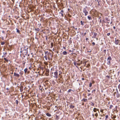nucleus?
<instances>
[{"label": "nucleus", "mask_w": 120, "mask_h": 120, "mask_svg": "<svg viewBox=\"0 0 120 120\" xmlns=\"http://www.w3.org/2000/svg\"><path fill=\"white\" fill-rule=\"evenodd\" d=\"M106 49H105L103 51V52L105 53V54L106 53Z\"/></svg>", "instance_id": "35"}, {"label": "nucleus", "mask_w": 120, "mask_h": 120, "mask_svg": "<svg viewBox=\"0 0 120 120\" xmlns=\"http://www.w3.org/2000/svg\"><path fill=\"white\" fill-rule=\"evenodd\" d=\"M97 2H98V6H100V4H99V2H100V1H99L98 0H97Z\"/></svg>", "instance_id": "28"}, {"label": "nucleus", "mask_w": 120, "mask_h": 120, "mask_svg": "<svg viewBox=\"0 0 120 120\" xmlns=\"http://www.w3.org/2000/svg\"><path fill=\"white\" fill-rule=\"evenodd\" d=\"M90 66V64H88L86 66V67H87V68H88L89 66Z\"/></svg>", "instance_id": "38"}, {"label": "nucleus", "mask_w": 120, "mask_h": 120, "mask_svg": "<svg viewBox=\"0 0 120 120\" xmlns=\"http://www.w3.org/2000/svg\"><path fill=\"white\" fill-rule=\"evenodd\" d=\"M27 70V69L26 68L24 69V71L25 73H26Z\"/></svg>", "instance_id": "19"}, {"label": "nucleus", "mask_w": 120, "mask_h": 120, "mask_svg": "<svg viewBox=\"0 0 120 120\" xmlns=\"http://www.w3.org/2000/svg\"><path fill=\"white\" fill-rule=\"evenodd\" d=\"M1 38L2 39V40H4V38L3 37H1Z\"/></svg>", "instance_id": "41"}, {"label": "nucleus", "mask_w": 120, "mask_h": 120, "mask_svg": "<svg viewBox=\"0 0 120 120\" xmlns=\"http://www.w3.org/2000/svg\"><path fill=\"white\" fill-rule=\"evenodd\" d=\"M111 60H109L108 61H108L107 63V64L110 65L111 64V62H110Z\"/></svg>", "instance_id": "12"}, {"label": "nucleus", "mask_w": 120, "mask_h": 120, "mask_svg": "<svg viewBox=\"0 0 120 120\" xmlns=\"http://www.w3.org/2000/svg\"><path fill=\"white\" fill-rule=\"evenodd\" d=\"M118 88L119 89V90H120V84L118 86Z\"/></svg>", "instance_id": "32"}, {"label": "nucleus", "mask_w": 120, "mask_h": 120, "mask_svg": "<svg viewBox=\"0 0 120 120\" xmlns=\"http://www.w3.org/2000/svg\"><path fill=\"white\" fill-rule=\"evenodd\" d=\"M74 64L75 66H76L77 68H78V67L77 66V63L75 62H74Z\"/></svg>", "instance_id": "15"}, {"label": "nucleus", "mask_w": 120, "mask_h": 120, "mask_svg": "<svg viewBox=\"0 0 120 120\" xmlns=\"http://www.w3.org/2000/svg\"><path fill=\"white\" fill-rule=\"evenodd\" d=\"M87 18L89 20H91L92 19V18L91 17L89 16H88L87 17Z\"/></svg>", "instance_id": "18"}, {"label": "nucleus", "mask_w": 120, "mask_h": 120, "mask_svg": "<svg viewBox=\"0 0 120 120\" xmlns=\"http://www.w3.org/2000/svg\"><path fill=\"white\" fill-rule=\"evenodd\" d=\"M15 102H16V104H17V105H18V101L17 100H16L15 101Z\"/></svg>", "instance_id": "26"}, {"label": "nucleus", "mask_w": 120, "mask_h": 120, "mask_svg": "<svg viewBox=\"0 0 120 120\" xmlns=\"http://www.w3.org/2000/svg\"><path fill=\"white\" fill-rule=\"evenodd\" d=\"M56 118L57 120H58L59 119L58 116H56Z\"/></svg>", "instance_id": "36"}, {"label": "nucleus", "mask_w": 120, "mask_h": 120, "mask_svg": "<svg viewBox=\"0 0 120 120\" xmlns=\"http://www.w3.org/2000/svg\"><path fill=\"white\" fill-rule=\"evenodd\" d=\"M86 41H87L88 40H89V39L87 38H86Z\"/></svg>", "instance_id": "50"}, {"label": "nucleus", "mask_w": 120, "mask_h": 120, "mask_svg": "<svg viewBox=\"0 0 120 120\" xmlns=\"http://www.w3.org/2000/svg\"><path fill=\"white\" fill-rule=\"evenodd\" d=\"M113 28L114 29H116V27L115 26H113Z\"/></svg>", "instance_id": "56"}, {"label": "nucleus", "mask_w": 120, "mask_h": 120, "mask_svg": "<svg viewBox=\"0 0 120 120\" xmlns=\"http://www.w3.org/2000/svg\"><path fill=\"white\" fill-rule=\"evenodd\" d=\"M38 25H39V27H40V26H41V24H38Z\"/></svg>", "instance_id": "52"}, {"label": "nucleus", "mask_w": 120, "mask_h": 120, "mask_svg": "<svg viewBox=\"0 0 120 120\" xmlns=\"http://www.w3.org/2000/svg\"><path fill=\"white\" fill-rule=\"evenodd\" d=\"M116 116H113V117L112 118H116Z\"/></svg>", "instance_id": "42"}, {"label": "nucleus", "mask_w": 120, "mask_h": 120, "mask_svg": "<svg viewBox=\"0 0 120 120\" xmlns=\"http://www.w3.org/2000/svg\"><path fill=\"white\" fill-rule=\"evenodd\" d=\"M61 12H62V13L64 12V11L62 10H61V11L60 12V14L61 13Z\"/></svg>", "instance_id": "47"}, {"label": "nucleus", "mask_w": 120, "mask_h": 120, "mask_svg": "<svg viewBox=\"0 0 120 120\" xmlns=\"http://www.w3.org/2000/svg\"><path fill=\"white\" fill-rule=\"evenodd\" d=\"M92 44L93 45V46L95 44V43L94 42H93L92 43Z\"/></svg>", "instance_id": "37"}, {"label": "nucleus", "mask_w": 120, "mask_h": 120, "mask_svg": "<svg viewBox=\"0 0 120 120\" xmlns=\"http://www.w3.org/2000/svg\"><path fill=\"white\" fill-rule=\"evenodd\" d=\"M106 77H108V78H110V76H108H108H106Z\"/></svg>", "instance_id": "45"}, {"label": "nucleus", "mask_w": 120, "mask_h": 120, "mask_svg": "<svg viewBox=\"0 0 120 120\" xmlns=\"http://www.w3.org/2000/svg\"><path fill=\"white\" fill-rule=\"evenodd\" d=\"M91 51H87V52H90Z\"/></svg>", "instance_id": "63"}, {"label": "nucleus", "mask_w": 120, "mask_h": 120, "mask_svg": "<svg viewBox=\"0 0 120 120\" xmlns=\"http://www.w3.org/2000/svg\"><path fill=\"white\" fill-rule=\"evenodd\" d=\"M5 86V83L4 82H3V85L2 86L4 87Z\"/></svg>", "instance_id": "33"}, {"label": "nucleus", "mask_w": 120, "mask_h": 120, "mask_svg": "<svg viewBox=\"0 0 120 120\" xmlns=\"http://www.w3.org/2000/svg\"><path fill=\"white\" fill-rule=\"evenodd\" d=\"M86 33L85 32L84 33V35L85 36L86 35Z\"/></svg>", "instance_id": "57"}, {"label": "nucleus", "mask_w": 120, "mask_h": 120, "mask_svg": "<svg viewBox=\"0 0 120 120\" xmlns=\"http://www.w3.org/2000/svg\"><path fill=\"white\" fill-rule=\"evenodd\" d=\"M92 97H91L90 98H89L88 99H92Z\"/></svg>", "instance_id": "58"}, {"label": "nucleus", "mask_w": 120, "mask_h": 120, "mask_svg": "<svg viewBox=\"0 0 120 120\" xmlns=\"http://www.w3.org/2000/svg\"><path fill=\"white\" fill-rule=\"evenodd\" d=\"M69 51L70 52H73V50H72V51L71 50H69Z\"/></svg>", "instance_id": "51"}, {"label": "nucleus", "mask_w": 120, "mask_h": 120, "mask_svg": "<svg viewBox=\"0 0 120 120\" xmlns=\"http://www.w3.org/2000/svg\"><path fill=\"white\" fill-rule=\"evenodd\" d=\"M112 60V59L111 58V57L110 56H109L108 57V58L107 59V61L111 60Z\"/></svg>", "instance_id": "10"}, {"label": "nucleus", "mask_w": 120, "mask_h": 120, "mask_svg": "<svg viewBox=\"0 0 120 120\" xmlns=\"http://www.w3.org/2000/svg\"><path fill=\"white\" fill-rule=\"evenodd\" d=\"M14 75L17 77H19L20 76L19 74H17L15 72L14 73Z\"/></svg>", "instance_id": "6"}, {"label": "nucleus", "mask_w": 120, "mask_h": 120, "mask_svg": "<svg viewBox=\"0 0 120 120\" xmlns=\"http://www.w3.org/2000/svg\"><path fill=\"white\" fill-rule=\"evenodd\" d=\"M96 110H97V109L96 108H94V109L93 111L94 112H96V111H97Z\"/></svg>", "instance_id": "22"}, {"label": "nucleus", "mask_w": 120, "mask_h": 120, "mask_svg": "<svg viewBox=\"0 0 120 120\" xmlns=\"http://www.w3.org/2000/svg\"><path fill=\"white\" fill-rule=\"evenodd\" d=\"M44 57L45 58V59L46 60H47L46 55H45V56H44Z\"/></svg>", "instance_id": "30"}, {"label": "nucleus", "mask_w": 120, "mask_h": 120, "mask_svg": "<svg viewBox=\"0 0 120 120\" xmlns=\"http://www.w3.org/2000/svg\"><path fill=\"white\" fill-rule=\"evenodd\" d=\"M94 35H93V37L94 38H96V37L97 35V33H94Z\"/></svg>", "instance_id": "8"}, {"label": "nucleus", "mask_w": 120, "mask_h": 120, "mask_svg": "<svg viewBox=\"0 0 120 120\" xmlns=\"http://www.w3.org/2000/svg\"><path fill=\"white\" fill-rule=\"evenodd\" d=\"M69 107L70 108L73 109L75 108V106L74 105H69Z\"/></svg>", "instance_id": "11"}, {"label": "nucleus", "mask_w": 120, "mask_h": 120, "mask_svg": "<svg viewBox=\"0 0 120 120\" xmlns=\"http://www.w3.org/2000/svg\"><path fill=\"white\" fill-rule=\"evenodd\" d=\"M82 101H83L84 102H86L87 101V100L86 99H83Z\"/></svg>", "instance_id": "17"}, {"label": "nucleus", "mask_w": 120, "mask_h": 120, "mask_svg": "<svg viewBox=\"0 0 120 120\" xmlns=\"http://www.w3.org/2000/svg\"><path fill=\"white\" fill-rule=\"evenodd\" d=\"M46 72L47 73H49V71H46Z\"/></svg>", "instance_id": "59"}, {"label": "nucleus", "mask_w": 120, "mask_h": 120, "mask_svg": "<svg viewBox=\"0 0 120 120\" xmlns=\"http://www.w3.org/2000/svg\"><path fill=\"white\" fill-rule=\"evenodd\" d=\"M95 116L97 117L98 116V114L97 113H96V114H95Z\"/></svg>", "instance_id": "31"}, {"label": "nucleus", "mask_w": 120, "mask_h": 120, "mask_svg": "<svg viewBox=\"0 0 120 120\" xmlns=\"http://www.w3.org/2000/svg\"><path fill=\"white\" fill-rule=\"evenodd\" d=\"M108 117V115H106L105 116V120H107V119Z\"/></svg>", "instance_id": "21"}, {"label": "nucleus", "mask_w": 120, "mask_h": 120, "mask_svg": "<svg viewBox=\"0 0 120 120\" xmlns=\"http://www.w3.org/2000/svg\"><path fill=\"white\" fill-rule=\"evenodd\" d=\"M54 75L53 77L56 78V79L58 77V72L56 71L54 73Z\"/></svg>", "instance_id": "4"}, {"label": "nucleus", "mask_w": 120, "mask_h": 120, "mask_svg": "<svg viewBox=\"0 0 120 120\" xmlns=\"http://www.w3.org/2000/svg\"><path fill=\"white\" fill-rule=\"evenodd\" d=\"M2 33L4 34L5 33V32L4 31H2Z\"/></svg>", "instance_id": "49"}, {"label": "nucleus", "mask_w": 120, "mask_h": 120, "mask_svg": "<svg viewBox=\"0 0 120 120\" xmlns=\"http://www.w3.org/2000/svg\"><path fill=\"white\" fill-rule=\"evenodd\" d=\"M48 51L45 52V54L46 55V54L48 53Z\"/></svg>", "instance_id": "39"}, {"label": "nucleus", "mask_w": 120, "mask_h": 120, "mask_svg": "<svg viewBox=\"0 0 120 120\" xmlns=\"http://www.w3.org/2000/svg\"><path fill=\"white\" fill-rule=\"evenodd\" d=\"M110 34V33H108L107 34V35L108 36H109Z\"/></svg>", "instance_id": "34"}, {"label": "nucleus", "mask_w": 120, "mask_h": 120, "mask_svg": "<svg viewBox=\"0 0 120 120\" xmlns=\"http://www.w3.org/2000/svg\"><path fill=\"white\" fill-rule=\"evenodd\" d=\"M5 43V42H1V45H4Z\"/></svg>", "instance_id": "25"}, {"label": "nucleus", "mask_w": 120, "mask_h": 120, "mask_svg": "<svg viewBox=\"0 0 120 120\" xmlns=\"http://www.w3.org/2000/svg\"><path fill=\"white\" fill-rule=\"evenodd\" d=\"M91 105L92 106H94V104L92 102H91Z\"/></svg>", "instance_id": "29"}, {"label": "nucleus", "mask_w": 120, "mask_h": 120, "mask_svg": "<svg viewBox=\"0 0 120 120\" xmlns=\"http://www.w3.org/2000/svg\"><path fill=\"white\" fill-rule=\"evenodd\" d=\"M4 60H5L7 62H8V60L6 58H4Z\"/></svg>", "instance_id": "23"}, {"label": "nucleus", "mask_w": 120, "mask_h": 120, "mask_svg": "<svg viewBox=\"0 0 120 120\" xmlns=\"http://www.w3.org/2000/svg\"><path fill=\"white\" fill-rule=\"evenodd\" d=\"M25 62H24V61H23V65H25Z\"/></svg>", "instance_id": "43"}, {"label": "nucleus", "mask_w": 120, "mask_h": 120, "mask_svg": "<svg viewBox=\"0 0 120 120\" xmlns=\"http://www.w3.org/2000/svg\"><path fill=\"white\" fill-rule=\"evenodd\" d=\"M3 54H4V55H6L7 54V53L6 52H3Z\"/></svg>", "instance_id": "44"}, {"label": "nucleus", "mask_w": 120, "mask_h": 120, "mask_svg": "<svg viewBox=\"0 0 120 120\" xmlns=\"http://www.w3.org/2000/svg\"><path fill=\"white\" fill-rule=\"evenodd\" d=\"M46 115L49 117H50L51 116V114L48 113L46 114Z\"/></svg>", "instance_id": "16"}, {"label": "nucleus", "mask_w": 120, "mask_h": 120, "mask_svg": "<svg viewBox=\"0 0 120 120\" xmlns=\"http://www.w3.org/2000/svg\"><path fill=\"white\" fill-rule=\"evenodd\" d=\"M92 83L91 82H90L89 85V86L90 87H91L92 86Z\"/></svg>", "instance_id": "27"}, {"label": "nucleus", "mask_w": 120, "mask_h": 120, "mask_svg": "<svg viewBox=\"0 0 120 120\" xmlns=\"http://www.w3.org/2000/svg\"><path fill=\"white\" fill-rule=\"evenodd\" d=\"M22 50V48H21L20 49L21 50L20 51V53H21L22 52H23V53L24 55H26L27 54L28 51L27 49H28V48H27L26 49H23V48Z\"/></svg>", "instance_id": "1"}, {"label": "nucleus", "mask_w": 120, "mask_h": 120, "mask_svg": "<svg viewBox=\"0 0 120 120\" xmlns=\"http://www.w3.org/2000/svg\"><path fill=\"white\" fill-rule=\"evenodd\" d=\"M82 80H84L85 79L84 78H82Z\"/></svg>", "instance_id": "60"}, {"label": "nucleus", "mask_w": 120, "mask_h": 120, "mask_svg": "<svg viewBox=\"0 0 120 120\" xmlns=\"http://www.w3.org/2000/svg\"><path fill=\"white\" fill-rule=\"evenodd\" d=\"M87 7H86L84 8L83 10V12L85 13V16H86L88 13V12L87 10Z\"/></svg>", "instance_id": "2"}, {"label": "nucleus", "mask_w": 120, "mask_h": 120, "mask_svg": "<svg viewBox=\"0 0 120 120\" xmlns=\"http://www.w3.org/2000/svg\"><path fill=\"white\" fill-rule=\"evenodd\" d=\"M113 106L112 105H110L109 109H111L112 108Z\"/></svg>", "instance_id": "24"}, {"label": "nucleus", "mask_w": 120, "mask_h": 120, "mask_svg": "<svg viewBox=\"0 0 120 120\" xmlns=\"http://www.w3.org/2000/svg\"><path fill=\"white\" fill-rule=\"evenodd\" d=\"M75 30H77V28H75Z\"/></svg>", "instance_id": "64"}, {"label": "nucleus", "mask_w": 120, "mask_h": 120, "mask_svg": "<svg viewBox=\"0 0 120 120\" xmlns=\"http://www.w3.org/2000/svg\"><path fill=\"white\" fill-rule=\"evenodd\" d=\"M6 56V55H3L2 56V57H5Z\"/></svg>", "instance_id": "55"}, {"label": "nucleus", "mask_w": 120, "mask_h": 120, "mask_svg": "<svg viewBox=\"0 0 120 120\" xmlns=\"http://www.w3.org/2000/svg\"><path fill=\"white\" fill-rule=\"evenodd\" d=\"M91 95V94L90 93L88 95V96H89L90 95Z\"/></svg>", "instance_id": "53"}, {"label": "nucleus", "mask_w": 120, "mask_h": 120, "mask_svg": "<svg viewBox=\"0 0 120 120\" xmlns=\"http://www.w3.org/2000/svg\"><path fill=\"white\" fill-rule=\"evenodd\" d=\"M61 13L62 16V17L64 16V15H63V13Z\"/></svg>", "instance_id": "46"}, {"label": "nucleus", "mask_w": 120, "mask_h": 120, "mask_svg": "<svg viewBox=\"0 0 120 120\" xmlns=\"http://www.w3.org/2000/svg\"><path fill=\"white\" fill-rule=\"evenodd\" d=\"M48 58L50 60V58L49 56H48V55H49L52 56V55L49 52L48 54Z\"/></svg>", "instance_id": "7"}, {"label": "nucleus", "mask_w": 120, "mask_h": 120, "mask_svg": "<svg viewBox=\"0 0 120 120\" xmlns=\"http://www.w3.org/2000/svg\"><path fill=\"white\" fill-rule=\"evenodd\" d=\"M105 19L107 21V23H109L110 22V20L107 17H105Z\"/></svg>", "instance_id": "5"}, {"label": "nucleus", "mask_w": 120, "mask_h": 120, "mask_svg": "<svg viewBox=\"0 0 120 120\" xmlns=\"http://www.w3.org/2000/svg\"><path fill=\"white\" fill-rule=\"evenodd\" d=\"M84 22H83L82 21H81L80 22L81 25H84Z\"/></svg>", "instance_id": "14"}, {"label": "nucleus", "mask_w": 120, "mask_h": 120, "mask_svg": "<svg viewBox=\"0 0 120 120\" xmlns=\"http://www.w3.org/2000/svg\"><path fill=\"white\" fill-rule=\"evenodd\" d=\"M92 116H93V117H94V114H92Z\"/></svg>", "instance_id": "54"}, {"label": "nucleus", "mask_w": 120, "mask_h": 120, "mask_svg": "<svg viewBox=\"0 0 120 120\" xmlns=\"http://www.w3.org/2000/svg\"><path fill=\"white\" fill-rule=\"evenodd\" d=\"M77 64L78 65H80V63H77Z\"/></svg>", "instance_id": "40"}, {"label": "nucleus", "mask_w": 120, "mask_h": 120, "mask_svg": "<svg viewBox=\"0 0 120 120\" xmlns=\"http://www.w3.org/2000/svg\"><path fill=\"white\" fill-rule=\"evenodd\" d=\"M86 62L85 63H83V64L85 63V64L84 65V66H85L86 65Z\"/></svg>", "instance_id": "48"}, {"label": "nucleus", "mask_w": 120, "mask_h": 120, "mask_svg": "<svg viewBox=\"0 0 120 120\" xmlns=\"http://www.w3.org/2000/svg\"><path fill=\"white\" fill-rule=\"evenodd\" d=\"M115 44L116 45L118 44L119 43L120 41V40H119L118 39H117L116 38H115Z\"/></svg>", "instance_id": "3"}, {"label": "nucleus", "mask_w": 120, "mask_h": 120, "mask_svg": "<svg viewBox=\"0 0 120 120\" xmlns=\"http://www.w3.org/2000/svg\"><path fill=\"white\" fill-rule=\"evenodd\" d=\"M80 62H81L80 63V64H82V61H81Z\"/></svg>", "instance_id": "61"}, {"label": "nucleus", "mask_w": 120, "mask_h": 120, "mask_svg": "<svg viewBox=\"0 0 120 120\" xmlns=\"http://www.w3.org/2000/svg\"><path fill=\"white\" fill-rule=\"evenodd\" d=\"M35 31L37 32H39L40 31V29L38 28H35Z\"/></svg>", "instance_id": "9"}, {"label": "nucleus", "mask_w": 120, "mask_h": 120, "mask_svg": "<svg viewBox=\"0 0 120 120\" xmlns=\"http://www.w3.org/2000/svg\"><path fill=\"white\" fill-rule=\"evenodd\" d=\"M16 30L17 31L16 32L17 33H20V30H18L16 28Z\"/></svg>", "instance_id": "20"}, {"label": "nucleus", "mask_w": 120, "mask_h": 120, "mask_svg": "<svg viewBox=\"0 0 120 120\" xmlns=\"http://www.w3.org/2000/svg\"><path fill=\"white\" fill-rule=\"evenodd\" d=\"M71 90H68V92H71Z\"/></svg>", "instance_id": "62"}, {"label": "nucleus", "mask_w": 120, "mask_h": 120, "mask_svg": "<svg viewBox=\"0 0 120 120\" xmlns=\"http://www.w3.org/2000/svg\"><path fill=\"white\" fill-rule=\"evenodd\" d=\"M63 54L64 55H67V53L66 51H64L63 52Z\"/></svg>", "instance_id": "13"}]
</instances>
